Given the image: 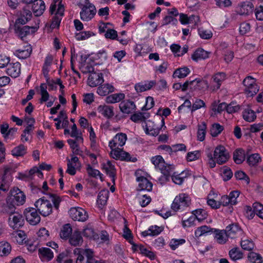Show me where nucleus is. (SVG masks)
I'll return each mask as SVG.
<instances>
[{
  "mask_svg": "<svg viewBox=\"0 0 263 263\" xmlns=\"http://www.w3.org/2000/svg\"><path fill=\"white\" fill-rule=\"evenodd\" d=\"M69 214L71 218L76 221H85L88 217L87 212L81 208H72L69 211Z\"/></svg>",
  "mask_w": 263,
  "mask_h": 263,
  "instance_id": "1a4fd4ad",
  "label": "nucleus"
},
{
  "mask_svg": "<svg viewBox=\"0 0 263 263\" xmlns=\"http://www.w3.org/2000/svg\"><path fill=\"white\" fill-rule=\"evenodd\" d=\"M198 31L200 36L203 39L208 40L212 36V33L209 30L200 29Z\"/></svg>",
  "mask_w": 263,
  "mask_h": 263,
  "instance_id": "338daca9",
  "label": "nucleus"
},
{
  "mask_svg": "<svg viewBox=\"0 0 263 263\" xmlns=\"http://www.w3.org/2000/svg\"><path fill=\"white\" fill-rule=\"evenodd\" d=\"M213 230V229L206 226H203L197 229L195 232V235L196 237H199L205 234L212 232Z\"/></svg>",
  "mask_w": 263,
  "mask_h": 263,
  "instance_id": "37998d69",
  "label": "nucleus"
},
{
  "mask_svg": "<svg viewBox=\"0 0 263 263\" xmlns=\"http://www.w3.org/2000/svg\"><path fill=\"white\" fill-rule=\"evenodd\" d=\"M225 73L219 72L216 73L213 77V81L216 83V89H219L221 85V82L224 79Z\"/></svg>",
  "mask_w": 263,
  "mask_h": 263,
  "instance_id": "4d7b16f0",
  "label": "nucleus"
},
{
  "mask_svg": "<svg viewBox=\"0 0 263 263\" xmlns=\"http://www.w3.org/2000/svg\"><path fill=\"white\" fill-rule=\"evenodd\" d=\"M81 135L82 133L77 129L76 125L75 124H73V125L71 127V132L70 134L71 137L75 138L76 140L77 141L81 140L82 141H83V139L81 136Z\"/></svg>",
  "mask_w": 263,
  "mask_h": 263,
  "instance_id": "bf43d9fd",
  "label": "nucleus"
},
{
  "mask_svg": "<svg viewBox=\"0 0 263 263\" xmlns=\"http://www.w3.org/2000/svg\"><path fill=\"white\" fill-rule=\"evenodd\" d=\"M114 91V87L109 84L102 85L99 86L97 89V93L102 96H106Z\"/></svg>",
  "mask_w": 263,
  "mask_h": 263,
  "instance_id": "cd10ccee",
  "label": "nucleus"
},
{
  "mask_svg": "<svg viewBox=\"0 0 263 263\" xmlns=\"http://www.w3.org/2000/svg\"><path fill=\"white\" fill-rule=\"evenodd\" d=\"M36 208H28L24 211L26 220L31 225L38 224L41 221V217L37 213Z\"/></svg>",
  "mask_w": 263,
  "mask_h": 263,
  "instance_id": "6e6552de",
  "label": "nucleus"
},
{
  "mask_svg": "<svg viewBox=\"0 0 263 263\" xmlns=\"http://www.w3.org/2000/svg\"><path fill=\"white\" fill-rule=\"evenodd\" d=\"M239 195V192L238 191H233L230 192L228 197L231 202V204L234 205L236 204L237 198L238 197Z\"/></svg>",
  "mask_w": 263,
  "mask_h": 263,
  "instance_id": "0e129e2a",
  "label": "nucleus"
},
{
  "mask_svg": "<svg viewBox=\"0 0 263 263\" xmlns=\"http://www.w3.org/2000/svg\"><path fill=\"white\" fill-rule=\"evenodd\" d=\"M119 107L122 112L129 114L135 110L136 105L134 102L127 100L121 102Z\"/></svg>",
  "mask_w": 263,
  "mask_h": 263,
  "instance_id": "aec40b11",
  "label": "nucleus"
},
{
  "mask_svg": "<svg viewBox=\"0 0 263 263\" xmlns=\"http://www.w3.org/2000/svg\"><path fill=\"white\" fill-rule=\"evenodd\" d=\"M21 72V64L18 62L10 63L8 65L7 73L12 77L16 78Z\"/></svg>",
  "mask_w": 263,
  "mask_h": 263,
  "instance_id": "a211bd4d",
  "label": "nucleus"
},
{
  "mask_svg": "<svg viewBox=\"0 0 263 263\" xmlns=\"http://www.w3.org/2000/svg\"><path fill=\"white\" fill-rule=\"evenodd\" d=\"M151 161L155 167L158 168L165 176V180H167V177L171 175L174 171L173 166L165 163L163 158L160 155L153 157Z\"/></svg>",
  "mask_w": 263,
  "mask_h": 263,
  "instance_id": "f03ea898",
  "label": "nucleus"
},
{
  "mask_svg": "<svg viewBox=\"0 0 263 263\" xmlns=\"http://www.w3.org/2000/svg\"><path fill=\"white\" fill-rule=\"evenodd\" d=\"M125 98V95L122 93H115L107 97V102L109 103H115L119 102Z\"/></svg>",
  "mask_w": 263,
  "mask_h": 263,
  "instance_id": "ea45409f",
  "label": "nucleus"
},
{
  "mask_svg": "<svg viewBox=\"0 0 263 263\" xmlns=\"http://www.w3.org/2000/svg\"><path fill=\"white\" fill-rule=\"evenodd\" d=\"M124 238L126 239L128 242L132 245L135 244L133 241V236L130 230L126 226L124 227V232L123 235Z\"/></svg>",
  "mask_w": 263,
  "mask_h": 263,
  "instance_id": "680f3d73",
  "label": "nucleus"
},
{
  "mask_svg": "<svg viewBox=\"0 0 263 263\" xmlns=\"http://www.w3.org/2000/svg\"><path fill=\"white\" fill-rule=\"evenodd\" d=\"M86 170L89 176L94 178H97L98 176H99L100 178L102 180L101 174L100 171L93 169L90 164L87 165Z\"/></svg>",
  "mask_w": 263,
  "mask_h": 263,
  "instance_id": "13d9d810",
  "label": "nucleus"
},
{
  "mask_svg": "<svg viewBox=\"0 0 263 263\" xmlns=\"http://www.w3.org/2000/svg\"><path fill=\"white\" fill-rule=\"evenodd\" d=\"M132 249L134 252L139 250L141 254L149 257L151 259H154L155 258V255L154 253L147 250L146 248H145L142 245L133 244V246H132Z\"/></svg>",
  "mask_w": 263,
  "mask_h": 263,
  "instance_id": "393cba45",
  "label": "nucleus"
},
{
  "mask_svg": "<svg viewBox=\"0 0 263 263\" xmlns=\"http://www.w3.org/2000/svg\"><path fill=\"white\" fill-rule=\"evenodd\" d=\"M254 10V5L252 2L246 1L239 5L238 12L240 15H249Z\"/></svg>",
  "mask_w": 263,
  "mask_h": 263,
  "instance_id": "2eb2a0df",
  "label": "nucleus"
},
{
  "mask_svg": "<svg viewBox=\"0 0 263 263\" xmlns=\"http://www.w3.org/2000/svg\"><path fill=\"white\" fill-rule=\"evenodd\" d=\"M11 250V245L7 241L0 242V255L1 256L8 255Z\"/></svg>",
  "mask_w": 263,
  "mask_h": 263,
  "instance_id": "72a5a7b5",
  "label": "nucleus"
},
{
  "mask_svg": "<svg viewBox=\"0 0 263 263\" xmlns=\"http://www.w3.org/2000/svg\"><path fill=\"white\" fill-rule=\"evenodd\" d=\"M96 12V7L93 4L89 2H85L80 12L81 18L84 21H88L93 17Z\"/></svg>",
  "mask_w": 263,
  "mask_h": 263,
  "instance_id": "20e7f679",
  "label": "nucleus"
},
{
  "mask_svg": "<svg viewBox=\"0 0 263 263\" xmlns=\"http://www.w3.org/2000/svg\"><path fill=\"white\" fill-rule=\"evenodd\" d=\"M109 191L107 190H101L98 194L97 203L99 208H102L106 204L108 197Z\"/></svg>",
  "mask_w": 263,
  "mask_h": 263,
  "instance_id": "a878e982",
  "label": "nucleus"
},
{
  "mask_svg": "<svg viewBox=\"0 0 263 263\" xmlns=\"http://www.w3.org/2000/svg\"><path fill=\"white\" fill-rule=\"evenodd\" d=\"M210 52L203 49L199 48L197 49L192 55L193 60L197 62L200 60H204L209 57Z\"/></svg>",
  "mask_w": 263,
  "mask_h": 263,
  "instance_id": "b1692460",
  "label": "nucleus"
},
{
  "mask_svg": "<svg viewBox=\"0 0 263 263\" xmlns=\"http://www.w3.org/2000/svg\"><path fill=\"white\" fill-rule=\"evenodd\" d=\"M240 245L242 249L247 251H251L254 247V242L249 239L242 240Z\"/></svg>",
  "mask_w": 263,
  "mask_h": 263,
  "instance_id": "6e6d98bb",
  "label": "nucleus"
},
{
  "mask_svg": "<svg viewBox=\"0 0 263 263\" xmlns=\"http://www.w3.org/2000/svg\"><path fill=\"white\" fill-rule=\"evenodd\" d=\"M32 11L36 16H39L43 14L45 9L44 2L42 0H37L32 3Z\"/></svg>",
  "mask_w": 263,
  "mask_h": 263,
  "instance_id": "dca6fc26",
  "label": "nucleus"
},
{
  "mask_svg": "<svg viewBox=\"0 0 263 263\" xmlns=\"http://www.w3.org/2000/svg\"><path fill=\"white\" fill-rule=\"evenodd\" d=\"M221 175L223 180L227 181L232 178L233 173L229 167L224 166L221 168Z\"/></svg>",
  "mask_w": 263,
  "mask_h": 263,
  "instance_id": "603ef678",
  "label": "nucleus"
},
{
  "mask_svg": "<svg viewBox=\"0 0 263 263\" xmlns=\"http://www.w3.org/2000/svg\"><path fill=\"white\" fill-rule=\"evenodd\" d=\"M9 222L13 229H18L23 226L24 219L22 215L17 212L9 215Z\"/></svg>",
  "mask_w": 263,
  "mask_h": 263,
  "instance_id": "9b49d317",
  "label": "nucleus"
},
{
  "mask_svg": "<svg viewBox=\"0 0 263 263\" xmlns=\"http://www.w3.org/2000/svg\"><path fill=\"white\" fill-rule=\"evenodd\" d=\"M233 159L237 164H241L245 160V152L242 149L236 150L233 154Z\"/></svg>",
  "mask_w": 263,
  "mask_h": 263,
  "instance_id": "e433bc0d",
  "label": "nucleus"
},
{
  "mask_svg": "<svg viewBox=\"0 0 263 263\" xmlns=\"http://www.w3.org/2000/svg\"><path fill=\"white\" fill-rule=\"evenodd\" d=\"M127 140V136L125 134L120 133L117 134L109 143L110 148L122 147Z\"/></svg>",
  "mask_w": 263,
  "mask_h": 263,
  "instance_id": "9d476101",
  "label": "nucleus"
},
{
  "mask_svg": "<svg viewBox=\"0 0 263 263\" xmlns=\"http://www.w3.org/2000/svg\"><path fill=\"white\" fill-rule=\"evenodd\" d=\"M40 257L43 261H49L53 257V253L48 248H41L39 250Z\"/></svg>",
  "mask_w": 263,
  "mask_h": 263,
  "instance_id": "412c9836",
  "label": "nucleus"
},
{
  "mask_svg": "<svg viewBox=\"0 0 263 263\" xmlns=\"http://www.w3.org/2000/svg\"><path fill=\"white\" fill-rule=\"evenodd\" d=\"M80 68L83 73H90V74L95 72V68L92 65L86 61L81 63Z\"/></svg>",
  "mask_w": 263,
  "mask_h": 263,
  "instance_id": "de8ad7c7",
  "label": "nucleus"
},
{
  "mask_svg": "<svg viewBox=\"0 0 263 263\" xmlns=\"http://www.w3.org/2000/svg\"><path fill=\"white\" fill-rule=\"evenodd\" d=\"M72 234V228L70 225V224H65L62 229H61V232H60V237L62 239H66L67 238H69V237Z\"/></svg>",
  "mask_w": 263,
  "mask_h": 263,
  "instance_id": "58836bf2",
  "label": "nucleus"
},
{
  "mask_svg": "<svg viewBox=\"0 0 263 263\" xmlns=\"http://www.w3.org/2000/svg\"><path fill=\"white\" fill-rule=\"evenodd\" d=\"M260 157L258 154H254L250 155L247 158V162L250 165H255L258 163Z\"/></svg>",
  "mask_w": 263,
  "mask_h": 263,
  "instance_id": "052dcab7",
  "label": "nucleus"
},
{
  "mask_svg": "<svg viewBox=\"0 0 263 263\" xmlns=\"http://www.w3.org/2000/svg\"><path fill=\"white\" fill-rule=\"evenodd\" d=\"M214 232L215 233V238L218 243L224 244L227 242L228 236L226 230H215Z\"/></svg>",
  "mask_w": 263,
  "mask_h": 263,
  "instance_id": "bb28decb",
  "label": "nucleus"
},
{
  "mask_svg": "<svg viewBox=\"0 0 263 263\" xmlns=\"http://www.w3.org/2000/svg\"><path fill=\"white\" fill-rule=\"evenodd\" d=\"M26 150L27 148L24 145L20 144L11 151V154L15 157H22L26 154Z\"/></svg>",
  "mask_w": 263,
  "mask_h": 263,
  "instance_id": "2f4dec72",
  "label": "nucleus"
},
{
  "mask_svg": "<svg viewBox=\"0 0 263 263\" xmlns=\"http://www.w3.org/2000/svg\"><path fill=\"white\" fill-rule=\"evenodd\" d=\"M12 196L13 197V202L17 205H22L25 202V195L18 189L12 193Z\"/></svg>",
  "mask_w": 263,
  "mask_h": 263,
  "instance_id": "5701e85b",
  "label": "nucleus"
},
{
  "mask_svg": "<svg viewBox=\"0 0 263 263\" xmlns=\"http://www.w3.org/2000/svg\"><path fill=\"white\" fill-rule=\"evenodd\" d=\"M104 81L101 73L93 72L88 78V85L90 87H96L101 84Z\"/></svg>",
  "mask_w": 263,
  "mask_h": 263,
  "instance_id": "4468645a",
  "label": "nucleus"
},
{
  "mask_svg": "<svg viewBox=\"0 0 263 263\" xmlns=\"http://www.w3.org/2000/svg\"><path fill=\"white\" fill-rule=\"evenodd\" d=\"M98 110L108 118L114 116L113 107L111 106H99L98 108Z\"/></svg>",
  "mask_w": 263,
  "mask_h": 263,
  "instance_id": "c756f323",
  "label": "nucleus"
},
{
  "mask_svg": "<svg viewBox=\"0 0 263 263\" xmlns=\"http://www.w3.org/2000/svg\"><path fill=\"white\" fill-rule=\"evenodd\" d=\"M83 238L81 233L78 231H75L69 237V242L73 246H80L83 243Z\"/></svg>",
  "mask_w": 263,
  "mask_h": 263,
  "instance_id": "6ab92c4d",
  "label": "nucleus"
},
{
  "mask_svg": "<svg viewBox=\"0 0 263 263\" xmlns=\"http://www.w3.org/2000/svg\"><path fill=\"white\" fill-rule=\"evenodd\" d=\"M16 22L14 25L15 33L22 39L30 33L35 32L39 28V22L35 26H20Z\"/></svg>",
  "mask_w": 263,
  "mask_h": 263,
  "instance_id": "39448f33",
  "label": "nucleus"
},
{
  "mask_svg": "<svg viewBox=\"0 0 263 263\" xmlns=\"http://www.w3.org/2000/svg\"><path fill=\"white\" fill-rule=\"evenodd\" d=\"M243 118L246 121L251 122L256 118L255 112L250 108H246L243 112Z\"/></svg>",
  "mask_w": 263,
  "mask_h": 263,
  "instance_id": "f704fd0d",
  "label": "nucleus"
},
{
  "mask_svg": "<svg viewBox=\"0 0 263 263\" xmlns=\"http://www.w3.org/2000/svg\"><path fill=\"white\" fill-rule=\"evenodd\" d=\"M32 13L30 10L29 6L27 5L20 11L19 17L16 20L17 24L24 25L26 24L32 17Z\"/></svg>",
  "mask_w": 263,
  "mask_h": 263,
  "instance_id": "f8f14e48",
  "label": "nucleus"
},
{
  "mask_svg": "<svg viewBox=\"0 0 263 263\" xmlns=\"http://www.w3.org/2000/svg\"><path fill=\"white\" fill-rule=\"evenodd\" d=\"M111 149V151L110 154L114 159L116 160L119 159L122 161H129L134 162H136L137 160L136 157L132 158L128 153L123 151L120 147H118V148L114 147Z\"/></svg>",
  "mask_w": 263,
  "mask_h": 263,
  "instance_id": "423d86ee",
  "label": "nucleus"
},
{
  "mask_svg": "<svg viewBox=\"0 0 263 263\" xmlns=\"http://www.w3.org/2000/svg\"><path fill=\"white\" fill-rule=\"evenodd\" d=\"M249 259L253 263H262V259L261 256L254 252H251L248 254Z\"/></svg>",
  "mask_w": 263,
  "mask_h": 263,
  "instance_id": "864d4df0",
  "label": "nucleus"
},
{
  "mask_svg": "<svg viewBox=\"0 0 263 263\" xmlns=\"http://www.w3.org/2000/svg\"><path fill=\"white\" fill-rule=\"evenodd\" d=\"M164 125V119H161V127L156 126V124L150 120L148 121V123L146 125L145 133L147 134L151 135L153 136H157L161 128Z\"/></svg>",
  "mask_w": 263,
  "mask_h": 263,
  "instance_id": "ddd939ff",
  "label": "nucleus"
},
{
  "mask_svg": "<svg viewBox=\"0 0 263 263\" xmlns=\"http://www.w3.org/2000/svg\"><path fill=\"white\" fill-rule=\"evenodd\" d=\"M184 198H185V194H180L179 196H176L171 206L172 210L174 211H177L183 208L178 202H181V200H182Z\"/></svg>",
  "mask_w": 263,
  "mask_h": 263,
  "instance_id": "a18cd8bd",
  "label": "nucleus"
},
{
  "mask_svg": "<svg viewBox=\"0 0 263 263\" xmlns=\"http://www.w3.org/2000/svg\"><path fill=\"white\" fill-rule=\"evenodd\" d=\"M137 180L139 182L138 190L151 191L152 190V183L145 177H138Z\"/></svg>",
  "mask_w": 263,
  "mask_h": 263,
  "instance_id": "f3484780",
  "label": "nucleus"
},
{
  "mask_svg": "<svg viewBox=\"0 0 263 263\" xmlns=\"http://www.w3.org/2000/svg\"><path fill=\"white\" fill-rule=\"evenodd\" d=\"M83 235L85 237L92 238L94 240H98L99 235L96 233L92 228H87L84 230Z\"/></svg>",
  "mask_w": 263,
  "mask_h": 263,
  "instance_id": "c03bdc74",
  "label": "nucleus"
},
{
  "mask_svg": "<svg viewBox=\"0 0 263 263\" xmlns=\"http://www.w3.org/2000/svg\"><path fill=\"white\" fill-rule=\"evenodd\" d=\"M41 98L40 100V103L46 102L48 100L49 95L47 91V86L45 84H41L40 85Z\"/></svg>",
  "mask_w": 263,
  "mask_h": 263,
  "instance_id": "8fccbe9b",
  "label": "nucleus"
},
{
  "mask_svg": "<svg viewBox=\"0 0 263 263\" xmlns=\"http://www.w3.org/2000/svg\"><path fill=\"white\" fill-rule=\"evenodd\" d=\"M57 261L58 263H72V259L67 251L60 253L57 257Z\"/></svg>",
  "mask_w": 263,
  "mask_h": 263,
  "instance_id": "a19ab883",
  "label": "nucleus"
},
{
  "mask_svg": "<svg viewBox=\"0 0 263 263\" xmlns=\"http://www.w3.org/2000/svg\"><path fill=\"white\" fill-rule=\"evenodd\" d=\"M155 84L156 82L153 81L144 84L139 83L135 85V88L137 92H140L150 89Z\"/></svg>",
  "mask_w": 263,
  "mask_h": 263,
  "instance_id": "7c9ffc66",
  "label": "nucleus"
},
{
  "mask_svg": "<svg viewBox=\"0 0 263 263\" xmlns=\"http://www.w3.org/2000/svg\"><path fill=\"white\" fill-rule=\"evenodd\" d=\"M162 231L161 227H158L157 226H152L147 231L143 232L142 233L143 235L144 236H147L148 235H157L161 233Z\"/></svg>",
  "mask_w": 263,
  "mask_h": 263,
  "instance_id": "49530a36",
  "label": "nucleus"
},
{
  "mask_svg": "<svg viewBox=\"0 0 263 263\" xmlns=\"http://www.w3.org/2000/svg\"><path fill=\"white\" fill-rule=\"evenodd\" d=\"M206 126L205 122H202L201 125H198V130L197 132L198 139L200 141H202L205 139L206 133Z\"/></svg>",
  "mask_w": 263,
  "mask_h": 263,
  "instance_id": "09e8293b",
  "label": "nucleus"
},
{
  "mask_svg": "<svg viewBox=\"0 0 263 263\" xmlns=\"http://www.w3.org/2000/svg\"><path fill=\"white\" fill-rule=\"evenodd\" d=\"M195 84L190 87V89L194 90L196 89L204 90L208 88V82L205 80L195 79Z\"/></svg>",
  "mask_w": 263,
  "mask_h": 263,
  "instance_id": "c85d7f7f",
  "label": "nucleus"
},
{
  "mask_svg": "<svg viewBox=\"0 0 263 263\" xmlns=\"http://www.w3.org/2000/svg\"><path fill=\"white\" fill-rule=\"evenodd\" d=\"M257 84L252 85L251 87H245V92L248 97H251L256 95L259 91Z\"/></svg>",
  "mask_w": 263,
  "mask_h": 263,
  "instance_id": "3c124183",
  "label": "nucleus"
},
{
  "mask_svg": "<svg viewBox=\"0 0 263 263\" xmlns=\"http://www.w3.org/2000/svg\"><path fill=\"white\" fill-rule=\"evenodd\" d=\"M223 129L222 126L218 123H215L213 124L212 127L210 130L211 135L212 137L217 136Z\"/></svg>",
  "mask_w": 263,
  "mask_h": 263,
  "instance_id": "5fc2aeb1",
  "label": "nucleus"
},
{
  "mask_svg": "<svg viewBox=\"0 0 263 263\" xmlns=\"http://www.w3.org/2000/svg\"><path fill=\"white\" fill-rule=\"evenodd\" d=\"M103 168L105 171L106 174L111 178H114L116 175V170L114 165L111 162L108 161L106 163H103Z\"/></svg>",
  "mask_w": 263,
  "mask_h": 263,
  "instance_id": "473e14b6",
  "label": "nucleus"
},
{
  "mask_svg": "<svg viewBox=\"0 0 263 263\" xmlns=\"http://www.w3.org/2000/svg\"><path fill=\"white\" fill-rule=\"evenodd\" d=\"M91 36V32L89 31H83L76 33V38L78 41H82L88 39Z\"/></svg>",
  "mask_w": 263,
  "mask_h": 263,
  "instance_id": "774afa93",
  "label": "nucleus"
},
{
  "mask_svg": "<svg viewBox=\"0 0 263 263\" xmlns=\"http://www.w3.org/2000/svg\"><path fill=\"white\" fill-rule=\"evenodd\" d=\"M190 71L189 69L186 67L177 69L174 72L173 77L184 78L187 76Z\"/></svg>",
  "mask_w": 263,
  "mask_h": 263,
  "instance_id": "79ce46f5",
  "label": "nucleus"
},
{
  "mask_svg": "<svg viewBox=\"0 0 263 263\" xmlns=\"http://www.w3.org/2000/svg\"><path fill=\"white\" fill-rule=\"evenodd\" d=\"M226 231L228 237L234 238L236 235L241 233V230L237 224H232L227 227Z\"/></svg>",
  "mask_w": 263,
  "mask_h": 263,
  "instance_id": "4be33fe9",
  "label": "nucleus"
},
{
  "mask_svg": "<svg viewBox=\"0 0 263 263\" xmlns=\"http://www.w3.org/2000/svg\"><path fill=\"white\" fill-rule=\"evenodd\" d=\"M32 52V49L30 47H27L26 49L16 50L14 52V54L20 59H24L30 55Z\"/></svg>",
  "mask_w": 263,
  "mask_h": 263,
  "instance_id": "4c0bfd02",
  "label": "nucleus"
},
{
  "mask_svg": "<svg viewBox=\"0 0 263 263\" xmlns=\"http://www.w3.org/2000/svg\"><path fill=\"white\" fill-rule=\"evenodd\" d=\"M185 240L184 239H172L170 243V246L171 249L175 250L180 245L185 243Z\"/></svg>",
  "mask_w": 263,
  "mask_h": 263,
  "instance_id": "e2e57ef3",
  "label": "nucleus"
},
{
  "mask_svg": "<svg viewBox=\"0 0 263 263\" xmlns=\"http://www.w3.org/2000/svg\"><path fill=\"white\" fill-rule=\"evenodd\" d=\"M50 197L51 198V201L53 203L54 207L55 209L58 210L60 203L61 202V198L55 194H50Z\"/></svg>",
  "mask_w": 263,
  "mask_h": 263,
  "instance_id": "69168bd1",
  "label": "nucleus"
},
{
  "mask_svg": "<svg viewBox=\"0 0 263 263\" xmlns=\"http://www.w3.org/2000/svg\"><path fill=\"white\" fill-rule=\"evenodd\" d=\"M37 211L43 217L49 216L52 212V205L44 197L39 199L34 203Z\"/></svg>",
  "mask_w": 263,
  "mask_h": 263,
  "instance_id": "7ed1b4c3",
  "label": "nucleus"
},
{
  "mask_svg": "<svg viewBox=\"0 0 263 263\" xmlns=\"http://www.w3.org/2000/svg\"><path fill=\"white\" fill-rule=\"evenodd\" d=\"M230 157L225 147L222 145L217 146L214 152V158L219 164L226 163Z\"/></svg>",
  "mask_w": 263,
  "mask_h": 263,
  "instance_id": "0eeeda50",
  "label": "nucleus"
},
{
  "mask_svg": "<svg viewBox=\"0 0 263 263\" xmlns=\"http://www.w3.org/2000/svg\"><path fill=\"white\" fill-rule=\"evenodd\" d=\"M229 256L232 260L236 261L242 258L243 253L238 248L236 247L232 249L229 251Z\"/></svg>",
  "mask_w": 263,
  "mask_h": 263,
  "instance_id": "c9c22d12",
  "label": "nucleus"
},
{
  "mask_svg": "<svg viewBox=\"0 0 263 263\" xmlns=\"http://www.w3.org/2000/svg\"><path fill=\"white\" fill-rule=\"evenodd\" d=\"M74 253L78 255L76 263H104L95 257L93 252L90 249L81 251L80 249L76 248L74 250Z\"/></svg>",
  "mask_w": 263,
  "mask_h": 263,
  "instance_id": "f257e3e1",
  "label": "nucleus"
}]
</instances>
